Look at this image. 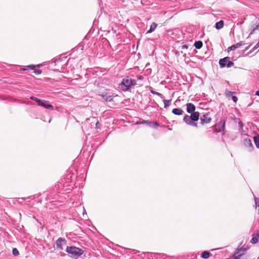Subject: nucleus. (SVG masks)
Returning a JSON list of instances; mask_svg holds the SVG:
<instances>
[{
  "label": "nucleus",
  "instance_id": "36",
  "mask_svg": "<svg viewBox=\"0 0 259 259\" xmlns=\"http://www.w3.org/2000/svg\"><path fill=\"white\" fill-rule=\"evenodd\" d=\"M239 125H240V127H242V126H243V123H242L241 121H240V122H239Z\"/></svg>",
  "mask_w": 259,
  "mask_h": 259
},
{
  "label": "nucleus",
  "instance_id": "35",
  "mask_svg": "<svg viewBox=\"0 0 259 259\" xmlns=\"http://www.w3.org/2000/svg\"><path fill=\"white\" fill-rule=\"evenodd\" d=\"M188 46L186 45L182 46V49H188Z\"/></svg>",
  "mask_w": 259,
  "mask_h": 259
},
{
  "label": "nucleus",
  "instance_id": "12",
  "mask_svg": "<svg viewBox=\"0 0 259 259\" xmlns=\"http://www.w3.org/2000/svg\"><path fill=\"white\" fill-rule=\"evenodd\" d=\"M183 112V110L180 108H175L172 111V113L177 115H182Z\"/></svg>",
  "mask_w": 259,
  "mask_h": 259
},
{
  "label": "nucleus",
  "instance_id": "25",
  "mask_svg": "<svg viewBox=\"0 0 259 259\" xmlns=\"http://www.w3.org/2000/svg\"><path fill=\"white\" fill-rule=\"evenodd\" d=\"M40 66H41V65H40V64L36 65V66H37V67H39ZM35 67H36V65H30L27 66V67L28 68L32 69V70L34 69Z\"/></svg>",
  "mask_w": 259,
  "mask_h": 259
},
{
  "label": "nucleus",
  "instance_id": "24",
  "mask_svg": "<svg viewBox=\"0 0 259 259\" xmlns=\"http://www.w3.org/2000/svg\"><path fill=\"white\" fill-rule=\"evenodd\" d=\"M258 27H259V25L257 24V25H256L252 29V30L251 31L250 34H249V35H250L251 34H252L256 30H258Z\"/></svg>",
  "mask_w": 259,
  "mask_h": 259
},
{
  "label": "nucleus",
  "instance_id": "17",
  "mask_svg": "<svg viewBox=\"0 0 259 259\" xmlns=\"http://www.w3.org/2000/svg\"><path fill=\"white\" fill-rule=\"evenodd\" d=\"M163 99V103L164 105V108L167 109L170 106L171 100H165L164 99Z\"/></svg>",
  "mask_w": 259,
  "mask_h": 259
},
{
  "label": "nucleus",
  "instance_id": "22",
  "mask_svg": "<svg viewBox=\"0 0 259 259\" xmlns=\"http://www.w3.org/2000/svg\"><path fill=\"white\" fill-rule=\"evenodd\" d=\"M143 123H147L149 124V126H153V127H157L158 125V124L156 122H148L147 121H144Z\"/></svg>",
  "mask_w": 259,
  "mask_h": 259
},
{
  "label": "nucleus",
  "instance_id": "9",
  "mask_svg": "<svg viewBox=\"0 0 259 259\" xmlns=\"http://www.w3.org/2000/svg\"><path fill=\"white\" fill-rule=\"evenodd\" d=\"M245 44V42L244 41H240L235 45H233L232 46H231V47H229L228 48V52H230L231 51H233V50H235L236 49H237L238 48H239L240 46L243 45Z\"/></svg>",
  "mask_w": 259,
  "mask_h": 259
},
{
  "label": "nucleus",
  "instance_id": "31",
  "mask_svg": "<svg viewBox=\"0 0 259 259\" xmlns=\"http://www.w3.org/2000/svg\"><path fill=\"white\" fill-rule=\"evenodd\" d=\"M232 98L234 102H235V103L237 102V101L238 100V98L236 96H232Z\"/></svg>",
  "mask_w": 259,
  "mask_h": 259
},
{
  "label": "nucleus",
  "instance_id": "3",
  "mask_svg": "<svg viewBox=\"0 0 259 259\" xmlns=\"http://www.w3.org/2000/svg\"><path fill=\"white\" fill-rule=\"evenodd\" d=\"M66 252L71 254L72 256L76 257L79 256L83 253L82 249L74 246H67Z\"/></svg>",
  "mask_w": 259,
  "mask_h": 259
},
{
  "label": "nucleus",
  "instance_id": "26",
  "mask_svg": "<svg viewBox=\"0 0 259 259\" xmlns=\"http://www.w3.org/2000/svg\"><path fill=\"white\" fill-rule=\"evenodd\" d=\"M12 253L15 256L18 255L19 254V251L16 248H14L13 249Z\"/></svg>",
  "mask_w": 259,
  "mask_h": 259
},
{
  "label": "nucleus",
  "instance_id": "1",
  "mask_svg": "<svg viewBox=\"0 0 259 259\" xmlns=\"http://www.w3.org/2000/svg\"><path fill=\"white\" fill-rule=\"evenodd\" d=\"M136 84L137 83L136 80L133 79L128 76L123 78L121 82L119 84L121 89L124 92L130 90L132 87Z\"/></svg>",
  "mask_w": 259,
  "mask_h": 259
},
{
  "label": "nucleus",
  "instance_id": "2",
  "mask_svg": "<svg viewBox=\"0 0 259 259\" xmlns=\"http://www.w3.org/2000/svg\"><path fill=\"white\" fill-rule=\"evenodd\" d=\"M199 118V113L198 112H192L190 116L185 115L184 117L183 120L187 124L197 127V124L195 123V121L198 120Z\"/></svg>",
  "mask_w": 259,
  "mask_h": 259
},
{
  "label": "nucleus",
  "instance_id": "34",
  "mask_svg": "<svg viewBox=\"0 0 259 259\" xmlns=\"http://www.w3.org/2000/svg\"><path fill=\"white\" fill-rule=\"evenodd\" d=\"M30 99L34 100V101H36V100L37 99V98L33 97V96L30 97Z\"/></svg>",
  "mask_w": 259,
  "mask_h": 259
},
{
  "label": "nucleus",
  "instance_id": "19",
  "mask_svg": "<svg viewBox=\"0 0 259 259\" xmlns=\"http://www.w3.org/2000/svg\"><path fill=\"white\" fill-rule=\"evenodd\" d=\"M203 43L201 41H197L194 44L195 47L197 49H200L202 48Z\"/></svg>",
  "mask_w": 259,
  "mask_h": 259
},
{
  "label": "nucleus",
  "instance_id": "14",
  "mask_svg": "<svg viewBox=\"0 0 259 259\" xmlns=\"http://www.w3.org/2000/svg\"><path fill=\"white\" fill-rule=\"evenodd\" d=\"M224 25V21L223 20H220L215 23V28L218 30L221 29L223 27Z\"/></svg>",
  "mask_w": 259,
  "mask_h": 259
},
{
  "label": "nucleus",
  "instance_id": "23",
  "mask_svg": "<svg viewBox=\"0 0 259 259\" xmlns=\"http://www.w3.org/2000/svg\"><path fill=\"white\" fill-rule=\"evenodd\" d=\"M253 139L256 147L257 148H259V136L254 137Z\"/></svg>",
  "mask_w": 259,
  "mask_h": 259
},
{
  "label": "nucleus",
  "instance_id": "41",
  "mask_svg": "<svg viewBox=\"0 0 259 259\" xmlns=\"http://www.w3.org/2000/svg\"><path fill=\"white\" fill-rule=\"evenodd\" d=\"M51 120V119H49V122H50Z\"/></svg>",
  "mask_w": 259,
  "mask_h": 259
},
{
  "label": "nucleus",
  "instance_id": "42",
  "mask_svg": "<svg viewBox=\"0 0 259 259\" xmlns=\"http://www.w3.org/2000/svg\"><path fill=\"white\" fill-rule=\"evenodd\" d=\"M257 259H259V256L258 257Z\"/></svg>",
  "mask_w": 259,
  "mask_h": 259
},
{
  "label": "nucleus",
  "instance_id": "7",
  "mask_svg": "<svg viewBox=\"0 0 259 259\" xmlns=\"http://www.w3.org/2000/svg\"><path fill=\"white\" fill-rule=\"evenodd\" d=\"M200 119L201 121V124H202L208 123L211 120V118L209 117V114L208 113L203 114L202 116H201Z\"/></svg>",
  "mask_w": 259,
  "mask_h": 259
},
{
  "label": "nucleus",
  "instance_id": "21",
  "mask_svg": "<svg viewBox=\"0 0 259 259\" xmlns=\"http://www.w3.org/2000/svg\"><path fill=\"white\" fill-rule=\"evenodd\" d=\"M258 241V239L257 236L256 235V233L255 236H253L252 239L250 240V242L252 244L256 243Z\"/></svg>",
  "mask_w": 259,
  "mask_h": 259
},
{
  "label": "nucleus",
  "instance_id": "16",
  "mask_svg": "<svg viewBox=\"0 0 259 259\" xmlns=\"http://www.w3.org/2000/svg\"><path fill=\"white\" fill-rule=\"evenodd\" d=\"M241 250H242L241 248H238L236 250V251H235V253H234V254L233 255V257L235 258V259H240V257L242 255V254H240L237 255V254H239Z\"/></svg>",
  "mask_w": 259,
  "mask_h": 259
},
{
  "label": "nucleus",
  "instance_id": "29",
  "mask_svg": "<svg viewBox=\"0 0 259 259\" xmlns=\"http://www.w3.org/2000/svg\"><path fill=\"white\" fill-rule=\"evenodd\" d=\"M41 70H39V69H38V70H34V73L35 74H40L41 73Z\"/></svg>",
  "mask_w": 259,
  "mask_h": 259
},
{
  "label": "nucleus",
  "instance_id": "15",
  "mask_svg": "<svg viewBox=\"0 0 259 259\" xmlns=\"http://www.w3.org/2000/svg\"><path fill=\"white\" fill-rule=\"evenodd\" d=\"M102 96L103 99L107 102H110L113 100L112 96H109L107 94H103Z\"/></svg>",
  "mask_w": 259,
  "mask_h": 259
},
{
  "label": "nucleus",
  "instance_id": "40",
  "mask_svg": "<svg viewBox=\"0 0 259 259\" xmlns=\"http://www.w3.org/2000/svg\"><path fill=\"white\" fill-rule=\"evenodd\" d=\"M20 199L22 200H24V198H21Z\"/></svg>",
  "mask_w": 259,
  "mask_h": 259
},
{
  "label": "nucleus",
  "instance_id": "8",
  "mask_svg": "<svg viewBox=\"0 0 259 259\" xmlns=\"http://www.w3.org/2000/svg\"><path fill=\"white\" fill-rule=\"evenodd\" d=\"M39 106L52 110L54 109L53 105L50 104L48 101L42 100V102H41Z\"/></svg>",
  "mask_w": 259,
  "mask_h": 259
},
{
  "label": "nucleus",
  "instance_id": "38",
  "mask_svg": "<svg viewBox=\"0 0 259 259\" xmlns=\"http://www.w3.org/2000/svg\"><path fill=\"white\" fill-rule=\"evenodd\" d=\"M256 235L257 236L258 241H259V231L256 232Z\"/></svg>",
  "mask_w": 259,
  "mask_h": 259
},
{
  "label": "nucleus",
  "instance_id": "39",
  "mask_svg": "<svg viewBox=\"0 0 259 259\" xmlns=\"http://www.w3.org/2000/svg\"><path fill=\"white\" fill-rule=\"evenodd\" d=\"M22 70H26L27 69L26 68H22Z\"/></svg>",
  "mask_w": 259,
  "mask_h": 259
},
{
  "label": "nucleus",
  "instance_id": "13",
  "mask_svg": "<svg viewBox=\"0 0 259 259\" xmlns=\"http://www.w3.org/2000/svg\"><path fill=\"white\" fill-rule=\"evenodd\" d=\"M157 26V24L155 22H153L150 26V29L147 32V33H150L153 32L156 29Z\"/></svg>",
  "mask_w": 259,
  "mask_h": 259
},
{
  "label": "nucleus",
  "instance_id": "32",
  "mask_svg": "<svg viewBox=\"0 0 259 259\" xmlns=\"http://www.w3.org/2000/svg\"><path fill=\"white\" fill-rule=\"evenodd\" d=\"M100 124L99 121H97L96 123V128H99L100 127Z\"/></svg>",
  "mask_w": 259,
  "mask_h": 259
},
{
  "label": "nucleus",
  "instance_id": "18",
  "mask_svg": "<svg viewBox=\"0 0 259 259\" xmlns=\"http://www.w3.org/2000/svg\"><path fill=\"white\" fill-rule=\"evenodd\" d=\"M211 253L207 251H204L201 254V257L204 258H208L210 255Z\"/></svg>",
  "mask_w": 259,
  "mask_h": 259
},
{
  "label": "nucleus",
  "instance_id": "30",
  "mask_svg": "<svg viewBox=\"0 0 259 259\" xmlns=\"http://www.w3.org/2000/svg\"><path fill=\"white\" fill-rule=\"evenodd\" d=\"M42 100H40V99H39L37 98V99L35 101L37 103V105L39 106L40 103H41V102H42Z\"/></svg>",
  "mask_w": 259,
  "mask_h": 259
},
{
  "label": "nucleus",
  "instance_id": "27",
  "mask_svg": "<svg viewBox=\"0 0 259 259\" xmlns=\"http://www.w3.org/2000/svg\"><path fill=\"white\" fill-rule=\"evenodd\" d=\"M225 94H226V95L227 97H230V96H232L233 95V92H232L231 91H228V90H226V92H225Z\"/></svg>",
  "mask_w": 259,
  "mask_h": 259
},
{
  "label": "nucleus",
  "instance_id": "28",
  "mask_svg": "<svg viewBox=\"0 0 259 259\" xmlns=\"http://www.w3.org/2000/svg\"><path fill=\"white\" fill-rule=\"evenodd\" d=\"M255 207L258 206L259 207V199L257 198H254Z\"/></svg>",
  "mask_w": 259,
  "mask_h": 259
},
{
  "label": "nucleus",
  "instance_id": "37",
  "mask_svg": "<svg viewBox=\"0 0 259 259\" xmlns=\"http://www.w3.org/2000/svg\"><path fill=\"white\" fill-rule=\"evenodd\" d=\"M255 95L259 96V90L256 92Z\"/></svg>",
  "mask_w": 259,
  "mask_h": 259
},
{
  "label": "nucleus",
  "instance_id": "11",
  "mask_svg": "<svg viewBox=\"0 0 259 259\" xmlns=\"http://www.w3.org/2000/svg\"><path fill=\"white\" fill-rule=\"evenodd\" d=\"M219 132L224 131L225 127V121L221 120L218 123Z\"/></svg>",
  "mask_w": 259,
  "mask_h": 259
},
{
  "label": "nucleus",
  "instance_id": "6",
  "mask_svg": "<svg viewBox=\"0 0 259 259\" xmlns=\"http://www.w3.org/2000/svg\"><path fill=\"white\" fill-rule=\"evenodd\" d=\"M56 244L58 248L62 250L63 249V246L66 244V240L60 237L56 240Z\"/></svg>",
  "mask_w": 259,
  "mask_h": 259
},
{
  "label": "nucleus",
  "instance_id": "10",
  "mask_svg": "<svg viewBox=\"0 0 259 259\" xmlns=\"http://www.w3.org/2000/svg\"><path fill=\"white\" fill-rule=\"evenodd\" d=\"M187 107V112L189 113H192V112H195V105L191 103H188L186 104Z\"/></svg>",
  "mask_w": 259,
  "mask_h": 259
},
{
  "label": "nucleus",
  "instance_id": "33",
  "mask_svg": "<svg viewBox=\"0 0 259 259\" xmlns=\"http://www.w3.org/2000/svg\"><path fill=\"white\" fill-rule=\"evenodd\" d=\"M137 78H138V80H143V76H141V75H140V76H138L137 77Z\"/></svg>",
  "mask_w": 259,
  "mask_h": 259
},
{
  "label": "nucleus",
  "instance_id": "5",
  "mask_svg": "<svg viewBox=\"0 0 259 259\" xmlns=\"http://www.w3.org/2000/svg\"><path fill=\"white\" fill-rule=\"evenodd\" d=\"M244 144L249 151H251L253 149L251 140L249 138L248 136H246V137L244 138Z\"/></svg>",
  "mask_w": 259,
  "mask_h": 259
},
{
  "label": "nucleus",
  "instance_id": "4",
  "mask_svg": "<svg viewBox=\"0 0 259 259\" xmlns=\"http://www.w3.org/2000/svg\"><path fill=\"white\" fill-rule=\"evenodd\" d=\"M219 65L221 68H224L226 66L230 68L233 66L234 63L230 61V57H226L220 60Z\"/></svg>",
  "mask_w": 259,
  "mask_h": 259
},
{
  "label": "nucleus",
  "instance_id": "20",
  "mask_svg": "<svg viewBox=\"0 0 259 259\" xmlns=\"http://www.w3.org/2000/svg\"><path fill=\"white\" fill-rule=\"evenodd\" d=\"M150 93H151L153 94L156 95L158 96L160 98H161V99L164 98V96H163V95L162 94L154 91L151 88V89L150 90Z\"/></svg>",
  "mask_w": 259,
  "mask_h": 259
}]
</instances>
